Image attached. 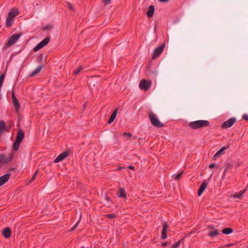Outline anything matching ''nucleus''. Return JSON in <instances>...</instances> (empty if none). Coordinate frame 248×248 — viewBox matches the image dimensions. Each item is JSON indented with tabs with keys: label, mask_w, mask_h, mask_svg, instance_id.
Wrapping results in <instances>:
<instances>
[{
	"label": "nucleus",
	"mask_w": 248,
	"mask_h": 248,
	"mask_svg": "<svg viewBox=\"0 0 248 248\" xmlns=\"http://www.w3.org/2000/svg\"><path fill=\"white\" fill-rule=\"evenodd\" d=\"M246 191V189H243V190H242L241 191H240L239 192V193H240V194H241V196H242V195H243L245 193Z\"/></svg>",
	"instance_id": "44"
},
{
	"label": "nucleus",
	"mask_w": 248,
	"mask_h": 248,
	"mask_svg": "<svg viewBox=\"0 0 248 248\" xmlns=\"http://www.w3.org/2000/svg\"><path fill=\"white\" fill-rule=\"evenodd\" d=\"M159 1L163 2H166L168 1L169 0H159Z\"/></svg>",
	"instance_id": "47"
},
{
	"label": "nucleus",
	"mask_w": 248,
	"mask_h": 248,
	"mask_svg": "<svg viewBox=\"0 0 248 248\" xmlns=\"http://www.w3.org/2000/svg\"><path fill=\"white\" fill-rule=\"evenodd\" d=\"M105 217L108 218H114L116 217L117 216L115 214H107Z\"/></svg>",
	"instance_id": "33"
},
{
	"label": "nucleus",
	"mask_w": 248,
	"mask_h": 248,
	"mask_svg": "<svg viewBox=\"0 0 248 248\" xmlns=\"http://www.w3.org/2000/svg\"><path fill=\"white\" fill-rule=\"evenodd\" d=\"M15 168H9L8 170V171H11V170H15Z\"/></svg>",
	"instance_id": "48"
},
{
	"label": "nucleus",
	"mask_w": 248,
	"mask_h": 248,
	"mask_svg": "<svg viewBox=\"0 0 248 248\" xmlns=\"http://www.w3.org/2000/svg\"><path fill=\"white\" fill-rule=\"evenodd\" d=\"M241 194L239 193L234 194L232 195V197L234 198H239L241 197Z\"/></svg>",
	"instance_id": "41"
},
{
	"label": "nucleus",
	"mask_w": 248,
	"mask_h": 248,
	"mask_svg": "<svg viewBox=\"0 0 248 248\" xmlns=\"http://www.w3.org/2000/svg\"><path fill=\"white\" fill-rule=\"evenodd\" d=\"M240 166V163H237V164L236 165V167H239Z\"/></svg>",
	"instance_id": "50"
},
{
	"label": "nucleus",
	"mask_w": 248,
	"mask_h": 248,
	"mask_svg": "<svg viewBox=\"0 0 248 248\" xmlns=\"http://www.w3.org/2000/svg\"><path fill=\"white\" fill-rule=\"evenodd\" d=\"M12 98L13 106L16 110V112H18L20 109V106L17 98L15 96V91L14 90L12 91Z\"/></svg>",
	"instance_id": "7"
},
{
	"label": "nucleus",
	"mask_w": 248,
	"mask_h": 248,
	"mask_svg": "<svg viewBox=\"0 0 248 248\" xmlns=\"http://www.w3.org/2000/svg\"><path fill=\"white\" fill-rule=\"evenodd\" d=\"M117 195L118 197L124 198L126 197V192L124 188H120L118 190Z\"/></svg>",
	"instance_id": "23"
},
{
	"label": "nucleus",
	"mask_w": 248,
	"mask_h": 248,
	"mask_svg": "<svg viewBox=\"0 0 248 248\" xmlns=\"http://www.w3.org/2000/svg\"><path fill=\"white\" fill-rule=\"evenodd\" d=\"M70 154V151L68 150L65 151L62 153L60 154L54 160V162L55 163H58L64 159H65L66 157H67Z\"/></svg>",
	"instance_id": "10"
},
{
	"label": "nucleus",
	"mask_w": 248,
	"mask_h": 248,
	"mask_svg": "<svg viewBox=\"0 0 248 248\" xmlns=\"http://www.w3.org/2000/svg\"><path fill=\"white\" fill-rule=\"evenodd\" d=\"M229 148V146L225 147H223L219 149L213 156V160H215L217 158L220 156L221 154H224V152L225 150Z\"/></svg>",
	"instance_id": "17"
},
{
	"label": "nucleus",
	"mask_w": 248,
	"mask_h": 248,
	"mask_svg": "<svg viewBox=\"0 0 248 248\" xmlns=\"http://www.w3.org/2000/svg\"><path fill=\"white\" fill-rule=\"evenodd\" d=\"M21 142L15 140L13 144V150L15 151H17L19 148Z\"/></svg>",
	"instance_id": "25"
},
{
	"label": "nucleus",
	"mask_w": 248,
	"mask_h": 248,
	"mask_svg": "<svg viewBox=\"0 0 248 248\" xmlns=\"http://www.w3.org/2000/svg\"><path fill=\"white\" fill-rule=\"evenodd\" d=\"M149 117L151 120L152 124L157 127H163L164 126V124L161 123L158 119L155 117V115L152 112L149 114Z\"/></svg>",
	"instance_id": "3"
},
{
	"label": "nucleus",
	"mask_w": 248,
	"mask_h": 248,
	"mask_svg": "<svg viewBox=\"0 0 248 248\" xmlns=\"http://www.w3.org/2000/svg\"><path fill=\"white\" fill-rule=\"evenodd\" d=\"M11 230L9 227L4 228L2 231V234L5 238H9L11 236Z\"/></svg>",
	"instance_id": "15"
},
{
	"label": "nucleus",
	"mask_w": 248,
	"mask_h": 248,
	"mask_svg": "<svg viewBox=\"0 0 248 248\" xmlns=\"http://www.w3.org/2000/svg\"><path fill=\"white\" fill-rule=\"evenodd\" d=\"M14 19L11 17L7 16L6 21V25L7 27H10L13 24Z\"/></svg>",
	"instance_id": "24"
},
{
	"label": "nucleus",
	"mask_w": 248,
	"mask_h": 248,
	"mask_svg": "<svg viewBox=\"0 0 248 248\" xmlns=\"http://www.w3.org/2000/svg\"><path fill=\"white\" fill-rule=\"evenodd\" d=\"M10 128V127H7V126H6L5 123L4 121H0V137H1L3 132H8Z\"/></svg>",
	"instance_id": "12"
},
{
	"label": "nucleus",
	"mask_w": 248,
	"mask_h": 248,
	"mask_svg": "<svg viewBox=\"0 0 248 248\" xmlns=\"http://www.w3.org/2000/svg\"><path fill=\"white\" fill-rule=\"evenodd\" d=\"M5 74L3 73L2 75L0 76V84H1L2 85L4 78H5Z\"/></svg>",
	"instance_id": "35"
},
{
	"label": "nucleus",
	"mask_w": 248,
	"mask_h": 248,
	"mask_svg": "<svg viewBox=\"0 0 248 248\" xmlns=\"http://www.w3.org/2000/svg\"><path fill=\"white\" fill-rule=\"evenodd\" d=\"M207 183L205 181H203L201 186H200L198 190V195L200 196L205 190L206 187H207Z\"/></svg>",
	"instance_id": "16"
},
{
	"label": "nucleus",
	"mask_w": 248,
	"mask_h": 248,
	"mask_svg": "<svg viewBox=\"0 0 248 248\" xmlns=\"http://www.w3.org/2000/svg\"><path fill=\"white\" fill-rule=\"evenodd\" d=\"M235 118H231L226 121H225L221 125L222 128H227L232 126L236 122Z\"/></svg>",
	"instance_id": "9"
},
{
	"label": "nucleus",
	"mask_w": 248,
	"mask_h": 248,
	"mask_svg": "<svg viewBox=\"0 0 248 248\" xmlns=\"http://www.w3.org/2000/svg\"><path fill=\"white\" fill-rule=\"evenodd\" d=\"M52 28V26L50 24H48L42 28V30L43 31L45 30H50Z\"/></svg>",
	"instance_id": "31"
},
{
	"label": "nucleus",
	"mask_w": 248,
	"mask_h": 248,
	"mask_svg": "<svg viewBox=\"0 0 248 248\" xmlns=\"http://www.w3.org/2000/svg\"><path fill=\"white\" fill-rule=\"evenodd\" d=\"M170 245V243L169 242H164L162 244V246L163 247H166L168 245Z\"/></svg>",
	"instance_id": "43"
},
{
	"label": "nucleus",
	"mask_w": 248,
	"mask_h": 248,
	"mask_svg": "<svg viewBox=\"0 0 248 248\" xmlns=\"http://www.w3.org/2000/svg\"><path fill=\"white\" fill-rule=\"evenodd\" d=\"M229 170L227 169V168H225L224 171H223V176L224 177L226 174V172L227 171H228Z\"/></svg>",
	"instance_id": "45"
},
{
	"label": "nucleus",
	"mask_w": 248,
	"mask_h": 248,
	"mask_svg": "<svg viewBox=\"0 0 248 248\" xmlns=\"http://www.w3.org/2000/svg\"><path fill=\"white\" fill-rule=\"evenodd\" d=\"M155 12V6L153 5L149 6L146 13L147 16L149 18L153 17Z\"/></svg>",
	"instance_id": "19"
},
{
	"label": "nucleus",
	"mask_w": 248,
	"mask_h": 248,
	"mask_svg": "<svg viewBox=\"0 0 248 248\" xmlns=\"http://www.w3.org/2000/svg\"><path fill=\"white\" fill-rule=\"evenodd\" d=\"M79 223V221H78L75 224V225L70 230V231H71V232H73L74 230H75L77 229V228L78 226V225Z\"/></svg>",
	"instance_id": "38"
},
{
	"label": "nucleus",
	"mask_w": 248,
	"mask_h": 248,
	"mask_svg": "<svg viewBox=\"0 0 248 248\" xmlns=\"http://www.w3.org/2000/svg\"><path fill=\"white\" fill-rule=\"evenodd\" d=\"M182 241H183V239L179 240L178 241L176 242L175 244L172 245L171 247L172 248H176L178 247Z\"/></svg>",
	"instance_id": "30"
},
{
	"label": "nucleus",
	"mask_w": 248,
	"mask_h": 248,
	"mask_svg": "<svg viewBox=\"0 0 248 248\" xmlns=\"http://www.w3.org/2000/svg\"><path fill=\"white\" fill-rule=\"evenodd\" d=\"M233 164L232 161H227L225 164V168H227L228 170L233 167Z\"/></svg>",
	"instance_id": "28"
},
{
	"label": "nucleus",
	"mask_w": 248,
	"mask_h": 248,
	"mask_svg": "<svg viewBox=\"0 0 248 248\" xmlns=\"http://www.w3.org/2000/svg\"><path fill=\"white\" fill-rule=\"evenodd\" d=\"M50 41V38L48 37L45 38L44 40L41 41L38 45H37L33 49L34 52H36L48 44Z\"/></svg>",
	"instance_id": "5"
},
{
	"label": "nucleus",
	"mask_w": 248,
	"mask_h": 248,
	"mask_svg": "<svg viewBox=\"0 0 248 248\" xmlns=\"http://www.w3.org/2000/svg\"><path fill=\"white\" fill-rule=\"evenodd\" d=\"M44 67V65H39L35 69L34 71H33L32 72H31L30 76L31 77H32L38 74L42 69V68Z\"/></svg>",
	"instance_id": "22"
},
{
	"label": "nucleus",
	"mask_w": 248,
	"mask_h": 248,
	"mask_svg": "<svg viewBox=\"0 0 248 248\" xmlns=\"http://www.w3.org/2000/svg\"><path fill=\"white\" fill-rule=\"evenodd\" d=\"M22 33H16L12 35L9 39L8 40L6 43L4 47H8L13 45L15 44L16 41L19 39L20 37L21 36Z\"/></svg>",
	"instance_id": "2"
},
{
	"label": "nucleus",
	"mask_w": 248,
	"mask_h": 248,
	"mask_svg": "<svg viewBox=\"0 0 248 248\" xmlns=\"http://www.w3.org/2000/svg\"><path fill=\"white\" fill-rule=\"evenodd\" d=\"M207 228L212 230L208 234V235L210 237H215L219 234L218 230L215 229L213 225H209Z\"/></svg>",
	"instance_id": "11"
},
{
	"label": "nucleus",
	"mask_w": 248,
	"mask_h": 248,
	"mask_svg": "<svg viewBox=\"0 0 248 248\" xmlns=\"http://www.w3.org/2000/svg\"><path fill=\"white\" fill-rule=\"evenodd\" d=\"M10 173H6L0 177V186L6 183L10 178Z\"/></svg>",
	"instance_id": "14"
},
{
	"label": "nucleus",
	"mask_w": 248,
	"mask_h": 248,
	"mask_svg": "<svg viewBox=\"0 0 248 248\" xmlns=\"http://www.w3.org/2000/svg\"><path fill=\"white\" fill-rule=\"evenodd\" d=\"M117 112H118V108H116V109H115L113 110L112 113L111 114V116H110V117L108 119V124H110L114 121V120L115 119V118L116 117Z\"/></svg>",
	"instance_id": "21"
},
{
	"label": "nucleus",
	"mask_w": 248,
	"mask_h": 248,
	"mask_svg": "<svg viewBox=\"0 0 248 248\" xmlns=\"http://www.w3.org/2000/svg\"><path fill=\"white\" fill-rule=\"evenodd\" d=\"M13 157V153L10 154L8 157H6L4 154H0V162L7 164L11 161Z\"/></svg>",
	"instance_id": "8"
},
{
	"label": "nucleus",
	"mask_w": 248,
	"mask_h": 248,
	"mask_svg": "<svg viewBox=\"0 0 248 248\" xmlns=\"http://www.w3.org/2000/svg\"><path fill=\"white\" fill-rule=\"evenodd\" d=\"M38 170H37L35 171V172L34 174H33V175L32 176V178L29 181V183H32L35 179L36 175L38 173Z\"/></svg>",
	"instance_id": "32"
},
{
	"label": "nucleus",
	"mask_w": 248,
	"mask_h": 248,
	"mask_svg": "<svg viewBox=\"0 0 248 248\" xmlns=\"http://www.w3.org/2000/svg\"><path fill=\"white\" fill-rule=\"evenodd\" d=\"M218 167V166L215 163L213 162L212 163H211V164H210V165L209 166V169H212V168H217Z\"/></svg>",
	"instance_id": "39"
},
{
	"label": "nucleus",
	"mask_w": 248,
	"mask_h": 248,
	"mask_svg": "<svg viewBox=\"0 0 248 248\" xmlns=\"http://www.w3.org/2000/svg\"><path fill=\"white\" fill-rule=\"evenodd\" d=\"M242 118L244 120L248 121V115L245 114L242 116Z\"/></svg>",
	"instance_id": "42"
},
{
	"label": "nucleus",
	"mask_w": 248,
	"mask_h": 248,
	"mask_svg": "<svg viewBox=\"0 0 248 248\" xmlns=\"http://www.w3.org/2000/svg\"><path fill=\"white\" fill-rule=\"evenodd\" d=\"M165 46V44L163 43L155 48L152 55V58L153 59L158 57L160 55L164 50Z\"/></svg>",
	"instance_id": "6"
},
{
	"label": "nucleus",
	"mask_w": 248,
	"mask_h": 248,
	"mask_svg": "<svg viewBox=\"0 0 248 248\" xmlns=\"http://www.w3.org/2000/svg\"><path fill=\"white\" fill-rule=\"evenodd\" d=\"M19 14V11L17 8H14L11 9L9 11L8 16L12 18H14L16 16Z\"/></svg>",
	"instance_id": "18"
},
{
	"label": "nucleus",
	"mask_w": 248,
	"mask_h": 248,
	"mask_svg": "<svg viewBox=\"0 0 248 248\" xmlns=\"http://www.w3.org/2000/svg\"><path fill=\"white\" fill-rule=\"evenodd\" d=\"M43 57H44L43 54H42V53L38 55V56L36 59V62L38 63L41 62L43 60Z\"/></svg>",
	"instance_id": "29"
},
{
	"label": "nucleus",
	"mask_w": 248,
	"mask_h": 248,
	"mask_svg": "<svg viewBox=\"0 0 248 248\" xmlns=\"http://www.w3.org/2000/svg\"><path fill=\"white\" fill-rule=\"evenodd\" d=\"M209 125V122L206 120H198L192 122L189 124L190 127L194 129L207 126Z\"/></svg>",
	"instance_id": "1"
},
{
	"label": "nucleus",
	"mask_w": 248,
	"mask_h": 248,
	"mask_svg": "<svg viewBox=\"0 0 248 248\" xmlns=\"http://www.w3.org/2000/svg\"><path fill=\"white\" fill-rule=\"evenodd\" d=\"M123 136L124 137H126V138L128 139L131 137L132 135L130 132H124L123 133Z\"/></svg>",
	"instance_id": "36"
},
{
	"label": "nucleus",
	"mask_w": 248,
	"mask_h": 248,
	"mask_svg": "<svg viewBox=\"0 0 248 248\" xmlns=\"http://www.w3.org/2000/svg\"><path fill=\"white\" fill-rule=\"evenodd\" d=\"M25 136L24 132L22 130H19L16 134V140L20 142H22Z\"/></svg>",
	"instance_id": "20"
},
{
	"label": "nucleus",
	"mask_w": 248,
	"mask_h": 248,
	"mask_svg": "<svg viewBox=\"0 0 248 248\" xmlns=\"http://www.w3.org/2000/svg\"><path fill=\"white\" fill-rule=\"evenodd\" d=\"M184 173L183 171H182L180 173L178 174L174 178L175 180H178Z\"/></svg>",
	"instance_id": "37"
},
{
	"label": "nucleus",
	"mask_w": 248,
	"mask_h": 248,
	"mask_svg": "<svg viewBox=\"0 0 248 248\" xmlns=\"http://www.w3.org/2000/svg\"><path fill=\"white\" fill-rule=\"evenodd\" d=\"M83 68L82 66H79L78 68H77L74 71V75H78L82 70Z\"/></svg>",
	"instance_id": "27"
},
{
	"label": "nucleus",
	"mask_w": 248,
	"mask_h": 248,
	"mask_svg": "<svg viewBox=\"0 0 248 248\" xmlns=\"http://www.w3.org/2000/svg\"><path fill=\"white\" fill-rule=\"evenodd\" d=\"M67 5L70 10L72 11L74 13L76 12V10L74 8H73L72 5L70 3L68 2Z\"/></svg>",
	"instance_id": "34"
},
{
	"label": "nucleus",
	"mask_w": 248,
	"mask_h": 248,
	"mask_svg": "<svg viewBox=\"0 0 248 248\" xmlns=\"http://www.w3.org/2000/svg\"><path fill=\"white\" fill-rule=\"evenodd\" d=\"M233 232L231 228H226L222 230V232L225 234H229Z\"/></svg>",
	"instance_id": "26"
},
{
	"label": "nucleus",
	"mask_w": 248,
	"mask_h": 248,
	"mask_svg": "<svg viewBox=\"0 0 248 248\" xmlns=\"http://www.w3.org/2000/svg\"><path fill=\"white\" fill-rule=\"evenodd\" d=\"M102 1L105 5H108L110 3L111 0H102Z\"/></svg>",
	"instance_id": "40"
},
{
	"label": "nucleus",
	"mask_w": 248,
	"mask_h": 248,
	"mask_svg": "<svg viewBox=\"0 0 248 248\" xmlns=\"http://www.w3.org/2000/svg\"><path fill=\"white\" fill-rule=\"evenodd\" d=\"M106 199L107 201H110V198H109V197L107 196H106Z\"/></svg>",
	"instance_id": "49"
},
{
	"label": "nucleus",
	"mask_w": 248,
	"mask_h": 248,
	"mask_svg": "<svg viewBox=\"0 0 248 248\" xmlns=\"http://www.w3.org/2000/svg\"><path fill=\"white\" fill-rule=\"evenodd\" d=\"M128 168L131 170H134L135 169V167L134 166H132V165H130L128 167Z\"/></svg>",
	"instance_id": "46"
},
{
	"label": "nucleus",
	"mask_w": 248,
	"mask_h": 248,
	"mask_svg": "<svg viewBox=\"0 0 248 248\" xmlns=\"http://www.w3.org/2000/svg\"><path fill=\"white\" fill-rule=\"evenodd\" d=\"M152 82L151 81L142 79L139 83V87L141 90L147 91L150 88Z\"/></svg>",
	"instance_id": "4"
},
{
	"label": "nucleus",
	"mask_w": 248,
	"mask_h": 248,
	"mask_svg": "<svg viewBox=\"0 0 248 248\" xmlns=\"http://www.w3.org/2000/svg\"><path fill=\"white\" fill-rule=\"evenodd\" d=\"M169 226L166 222L163 223L162 231L161 232V238L162 239H165L167 237V231Z\"/></svg>",
	"instance_id": "13"
}]
</instances>
